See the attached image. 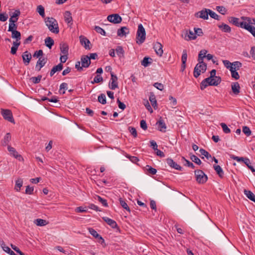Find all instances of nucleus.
I'll return each mask as SVG.
<instances>
[{
  "instance_id": "nucleus-1",
  "label": "nucleus",
  "mask_w": 255,
  "mask_h": 255,
  "mask_svg": "<svg viewBox=\"0 0 255 255\" xmlns=\"http://www.w3.org/2000/svg\"><path fill=\"white\" fill-rule=\"evenodd\" d=\"M46 25L49 30L53 33H58L59 32L58 24L57 20L53 17H46L45 18Z\"/></svg>"
},
{
  "instance_id": "nucleus-2",
  "label": "nucleus",
  "mask_w": 255,
  "mask_h": 255,
  "mask_svg": "<svg viewBox=\"0 0 255 255\" xmlns=\"http://www.w3.org/2000/svg\"><path fill=\"white\" fill-rule=\"evenodd\" d=\"M145 37L146 32L145 29L142 24H139L138 25V28L136 32V43L138 45L142 44L145 40Z\"/></svg>"
},
{
  "instance_id": "nucleus-3",
  "label": "nucleus",
  "mask_w": 255,
  "mask_h": 255,
  "mask_svg": "<svg viewBox=\"0 0 255 255\" xmlns=\"http://www.w3.org/2000/svg\"><path fill=\"white\" fill-rule=\"evenodd\" d=\"M196 181L199 184H204L208 180V176L201 170H196L194 171Z\"/></svg>"
},
{
  "instance_id": "nucleus-4",
  "label": "nucleus",
  "mask_w": 255,
  "mask_h": 255,
  "mask_svg": "<svg viewBox=\"0 0 255 255\" xmlns=\"http://www.w3.org/2000/svg\"><path fill=\"white\" fill-rule=\"evenodd\" d=\"M228 21L230 23L233 24V25L237 26L240 27L242 28H245V25H246L247 22L244 21H240V19L237 17L230 16L228 17Z\"/></svg>"
},
{
  "instance_id": "nucleus-5",
  "label": "nucleus",
  "mask_w": 255,
  "mask_h": 255,
  "mask_svg": "<svg viewBox=\"0 0 255 255\" xmlns=\"http://www.w3.org/2000/svg\"><path fill=\"white\" fill-rule=\"evenodd\" d=\"M1 114L5 120L12 123H14V120L13 118L12 112L10 110L1 109Z\"/></svg>"
},
{
  "instance_id": "nucleus-6",
  "label": "nucleus",
  "mask_w": 255,
  "mask_h": 255,
  "mask_svg": "<svg viewBox=\"0 0 255 255\" xmlns=\"http://www.w3.org/2000/svg\"><path fill=\"white\" fill-rule=\"evenodd\" d=\"M109 87L112 90H115L118 88V77L114 73H111V78L109 84Z\"/></svg>"
},
{
  "instance_id": "nucleus-7",
  "label": "nucleus",
  "mask_w": 255,
  "mask_h": 255,
  "mask_svg": "<svg viewBox=\"0 0 255 255\" xmlns=\"http://www.w3.org/2000/svg\"><path fill=\"white\" fill-rule=\"evenodd\" d=\"M107 19L109 21L118 24L121 22L122 20V17L119 14H113L108 16Z\"/></svg>"
},
{
  "instance_id": "nucleus-8",
  "label": "nucleus",
  "mask_w": 255,
  "mask_h": 255,
  "mask_svg": "<svg viewBox=\"0 0 255 255\" xmlns=\"http://www.w3.org/2000/svg\"><path fill=\"white\" fill-rule=\"evenodd\" d=\"M7 150L9 152L10 155H12L18 160L22 161L23 160V157L20 154H18V152L16 151L14 148L8 145Z\"/></svg>"
},
{
  "instance_id": "nucleus-9",
  "label": "nucleus",
  "mask_w": 255,
  "mask_h": 255,
  "mask_svg": "<svg viewBox=\"0 0 255 255\" xmlns=\"http://www.w3.org/2000/svg\"><path fill=\"white\" fill-rule=\"evenodd\" d=\"M208 9L204 8L202 10L198 11L195 14L196 17H199L204 19H208Z\"/></svg>"
},
{
  "instance_id": "nucleus-10",
  "label": "nucleus",
  "mask_w": 255,
  "mask_h": 255,
  "mask_svg": "<svg viewBox=\"0 0 255 255\" xmlns=\"http://www.w3.org/2000/svg\"><path fill=\"white\" fill-rule=\"evenodd\" d=\"M166 162L167 164L171 168H174L175 169L181 171L182 168L175 162H174L171 158H168L166 159Z\"/></svg>"
},
{
  "instance_id": "nucleus-11",
  "label": "nucleus",
  "mask_w": 255,
  "mask_h": 255,
  "mask_svg": "<svg viewBox=\"0 0 255 255\" xmlns=\"http://www.w3.org/2000/svg\"><path fill=\"white\" fill-rule=\"evenodd\" d=\"M79 39L80 43L82 45L84 46L85 49H91V47L89 45L90 41L85 36L81 35L79 36Z\"/></svg>"
},
{
  "instance_id": "nucleus-12",
  "label": "nucleus",
  "mask_w": 255,
  "mask_h": 255,
  "mask_svg": "<svg viewBox=\"0 0 255 255\" xmlns=\"http://www.w3.org/2000/svg\"><path fill=\"white\" fill-rule=\"evenodd\" d=\"M197 38L195 32L189 30V31H186L184 33V39L186 40H194Z\"/></svg>"
},
{
  "instance_id": "nucleus-13",
  "label": "nucleus",
  "mask_w": 255,
  "mask_h": 255,
  "mask_svg": "<svg viewBox=\"0 0 255 255\" xmlns=\"http://www.w3.org/2000/svg\"><path fill=\"white\" fill-rule=\"evenodd\" d=\"M153 48L156 53L159 56H161L163 54L162 45L158 42H156L154 44Z\"/></svg>"
},
{
  "instance_id": "nucleus-14",
  "label": "nucleus",
  "mask_w": 255,
  "mask_h": 255,
  "mask_svg": "<svg viewBox=\"0 0 255 255\" xmlns=\"http://www.w3.org/2000/svg\"><path fill=\"white\" fill-rule=\"evenodd\" d=\"M81 65L84 68H88L91 64V61L87 55L82 56L81 58Z\"/></svg>"
},
{
  "instance_id": "nucleus-15",
  "label": "nucleus",
  "mask_w": 255,
  "mask_h": 255,
  "mask_svg": "<svg viewBox=\"0 0 255 255\" xmlns=\"http://www.w3.org/2000/svg\"><path fill=\"white\" fill-rule=\"evenodd\" d=\"M187 59V51L186 50H183L182 52V55L181 57V61H182V65H181V70L182 71H183L186 68V62Z\"/></svg>"
},
{
  "instance_id": "nucleus-16",
  "label": "nucleus",
  "mask_w": 255,
  "mask_h": 255,
  "mask_svg": "<svg viewBox=\"0 0 255 255\" xmlns=\"http://www.w3.org/2000/svg\"><path fill=\"white\" fill-rule=\"evenodd\" d=\"M212 80L211 77H208L205 79H204L201 84H200V88L202 90L205 89L208 86H211Z\"/></svg>"
},
{
  "instance_id": "nucleus-17",
  "label": "nucleus",
  "mask_w": 255,
  "mask_h": 255,
  "mask_svg": "<svg viewBox=\"0 0 255 255\" xmlns=\"http://www.w3.org/2000/svg\"><path fill=\"white\" fill-rule=\"evenodd\" d=\"M24 64L27 65L31 59V55L28 51L24 52L22 55Z\"/></svg>"
},
{
  "instance_id": "nucleus-18",
  "label": "nucleus",
  "mask_w": 255,
  "mask_h": 255,
  "mask_svg": "<svg viewBox=\"0 0 255 255\" xmlns=\"http://www.w3.org/2000/svg\"><path fill=\"white\" fill-rule=\"evenodd\" d=\"M103 220L106 222L109 226H110L112 228L115 229L118 228V225L116 221L114 220L109 218L107 217H104L102 218Z\"/></svg>"
},
{
  "instance_id": "nucleus-19",
  "label": "nucleus",
  "mask_w": 255,
  "mask_h": 255,
  "mask_svg": "<svg viewBox=\"0 0 255 255\" xmlns=\"http://www.w3.org/2000/svg\"><path fill=\"white\" fill-rule=\"evenodd\" d=\"M129 32V29L127 27L124 26L119 29L117 31V34L119 36L122 37L126 36Z\"/></svg>"
},
{
  "instance_id": "nucleus-20",
  "label": "nucleus",
  "mask_w": 255,
  "mask_h": 255,
  "mask_svg": "<svg viewBox=\"0 0 255 255\" xmlns=\"http://www.w3.org/2000/svg\"><path fill=\"white\" fill-rule=\"evenodd\" d=\"M156 125H157L158 129L161 131H165V129L166 128V126L163 120L160 118V119L156 123Z\"/></svg>"
},
{
  "instance_id": "nucleus-21",
  "label": "nucleus",
  "mask_w": 255,
  "mask_h": 255,
  "mask_svg": "<svg viewBox=\"0 0 255 255\" xmlns=\"http://www.w3.org/2000/svg\"><path fill=\"white\" fill-rule=\"evenodd\" d=\"M197 69H198L196 71L195 67L194 68V69L193 75L195 78L198 77L200 75L201 73H204V72H205L207 69V64H205V68H202V67L201 66L198 67Z\"/></svg>"
},
{
  "instance_id": "nucleus-22",
  "label": "nucleus",
  "mask_w": 255,
  "mask_h": 255,
  "mask_svg": "<svg viewBox=\"0 0 255 255\" xmlns=\"http://www.w3.org/2000/svg\"><path fill=\"white\" fill-rule=\"evenodd\" d=\"M11 136L10 133H7L1 141V145L3 146L8 145V143L11 140Z\"/></svg>"
},
{
  "instance_id": "nucleus-23",
  "label": "nucleus",
  "mask_w": 255,
  "mask_h": 255,
  "mask_svg": "<svg viewBox=\"0 0 255 255\" xmlns=\"http://www.w3.org/2000/svg\"><path fill=\"white\" fill-rule=\"evenodd\" d=\"M149 100L151 103L152 106L153 107V108L154 109H156L157 108V101H156L155 96L153 93L151 92L150 93Z\"/></svg>"
},
{
  "instance_id": "nucleus-24",
  "label": "nucleus",
  "mask_w": 255,
  "mask_h": 255,
  "mask_svg": "<svg viewBox=\"0 0 255 255\" xmlns=\"http://www.w3.org/2000/svg\"><path fill=\"white\" fill-rule=\"evenodd\" d=\"M64 16L65 22L68 24H72L73 18L71 13L69 11H66L65 12Z\"/></svg>"
},
{
  "instance_id": "nucleus-25",
  "label": "nucleus",
  "mask_w": 255,
  "mask_h": 255,
  "mask_svg": "<svg viewBox=\"0 0 255 255\" xmlns=\"http://www.w3.org/2000/svg\"><path fill=\"white\" fill-rule=\"evenodd\" d=\"M201 54H198V63L196 64L195 66V69L196 71L197 70V68L198 67H202V68H205V64H206L205 62H203V59L205 58V56H201Z\"/></svg>"
},
{
  "instance_id": "nucleus-26",
  "label": "nucleus",
  "mask_w": 255,
  "mask_h": 255,
  "mask_svg": "<svg viewBox=\"0 0 255 255\" xmlns=\"http://www.w3.org/2000/svg\"><path fill=\"white\" fill-rule=\"evenodd\" d=\"M218 27L224 32L230 33L231 31V28L230 26L224 23H222L221 24L218 25Z\"/></svg>"
},
{
  "instance_id": "nucleus-27",
  "label": "nucleus",
  "mask_w": 255,
  "mask_h": 255,
  "mask_svg": "<svg viewBox=\"0 0 255 255\" xmlns=\"http://www.w3.org/2000/svg\"><path fill=\"white\" fill-rule=\"evenodd\" d=\"M240 87L238 82H234L232 84V90L234 94L238 95L240 93Z\"/></svg>"
},
{
  "instance_id": "nucleus-28",
  "label": "nucleus",
  "mask_w": 255,
  "mask_h": 255,
  "mask_svg": "<svg viewBox=\"0 0 255 255\" xmlns=\"http://www.w3.org/2000/svg\"><path fill=\"white\" fill-rule=\"evenodd\" d=\"M213 168L220 178L224 177V171L220 165H214Z\"/></svg>"
},
{
  "instance_id": "nucleus-29",
  "label": "nucleus",
  "mask_w": 255,
  "mask_h": 255,
  "mask_svg": "<svg viewBox=\"0 0 255 255\" xmlns=\"http://www.w3.org/2000/svg\"><path fill=\"white\" fill-rule=\"evenodd\" d=\"M244 193L250 200L255 203V195L252 191L245 189Z\"/></svg>"
},
{
  "instance_id": "nucleus-30",
  "label": "nucleus",
  "mask_w": 255,
  "mask_h": 255,
  "mask_svg": "<svg viewBox=\"0 0 255 255\" xmlns=\"http://www.w3.org/2000/svg\"><path fill=\"white\" fill-rule=\"evenodd\" d=\"M0 245L3 250L7 254H9L10 255H16L12 250H10L8 247L6 246L5 244L3 241L0 244Z\"/></svg>"
},
{
  "instance_id": "nucleus-31",
  "label": "nucleus",
  "mask_w": 255,
  "mask_h": 255,
  "mask_svg": "<svg viewBox=\"0 0 255 255\" xmlns=\"http://www.w3.org/2000/svg\"><path fill=\"white\" fill-rule=\"evenodd\" d=\"M61 52L63 54H68V45L65 43H62L60 45Z\"/></svg>"
},
{
  "instance_id": "nucleus-32",
  "label": "nucleus",
  "mask_w": 255,
  "mask_h": 255,
  "mask_svg": "<svg viewBox=\"0 0 255 255\" xmlns=\"http://www.w3.org/2000/svg\"><path fill=\"white\" fill-rule=\"evenodd\" d=\"M47 59L45 58L40 57L37 62L36 68L37 67L38 65L39 66V68L38 69V71L40 70L41 68H42L46 63Z\"/></svg>"
},
{
  "instance_id": "nucleus-33",
  "label": "nucleus",
  "mask_w": 255,
  "mask_h": 255,
  "mask_svg": "<svg viewBox=\"0 0 255 255\" xmlns=\"http://www.w3.org/2000/svg\"><path fill=\"white\" fill-rule=\"evenodd\" d=\"M246 30H248L250 32L253 36L255 38V27L252 25H250L249 23H247L246 25H245V28Z\"/></svg>"
},
{
  "instance_id": "nucleus-34",
  "label": "nucleus",
  "mask_w": 255,
  "mask_h": 255,
  "mask_svg": "<svg viewBox=\"0 0 255 255\" xmlns=\"http://www.w3.org/2000/svg\"><path fill=\"white\" fill-rule=\"evenodd\" d=\"M45 43L47 47L51 49L52 46L54 45V42L52 38L50 37H47L45 39Z\"/></svg>"
},
{
  "instance_id": "nucleus-35",
  "label": "nucleus",
  "mask_w": 255,
  "mask_h": 255,
  "mask_svg": "<svg viewBox=\"0 0 255 255\" xmlns=\"http://www.w3.org/2000/svg\"><path fill=\"white\" fill-rule=\"evenodd\" d=\"M11 32V37L15 39L16 41H19L21 39V33L17 30L12 31Z\"/></svg>"
},
{
  "instance_id": "nucleus-36",
  "label": "nucleus",
  "mask_w": 255,
  "mask_h": 255,
  "mask_svg": "<svg viewBox=\"0 0 255 255\" xmlns=\"http://www.w3.org/2000/svg\"><path fill=\"white\" fill-rule=\"evenodd\" d=\"M211 86H218L221 82V78L219 76L214 77L211 78Z\"/></svg>"
},
{
  "instance_id": "nucleus-37",
  "label": "nucleus",
  "mask_w": 255,
  "mask_h": 255,
  "mask_svg": "<svg viewBox=\"0 0 255 255\" xmlns=\"http://www.w3.org/2000/svg\"><path fill=\"white\" fill-rule=\"evenodd\" d=\"M34 222L38 226H44L48 224L46 220L41 219H37Z\"/></svg>"
},
{
  "instance_id": "nucleus-38",
  "label": "nucleus",
  "mask_w": 255,
  "mask_h": 255,
  "mask_svg": "<svg viewBox=\"0 0 255 255\" xmlns=\"http://www.w3.org/2000/svg\"><path fill=\"white\" fill-rule=\"evenodd\" d=\"M152 59L150 57H145L141 61V65L144 67H147L151 63Z\"/></svg>"
},
{
  "instance_id": "nucleus-39",
  "label": "nucleus",
  "mask_w": 255,
  "mask_h": 255,
  "mask_svg": "<svg viewBox=\"0 0 255 255\" xmlns=\"http://www.w3.org/2000/svg\"><path fill=\"white\" fill-rule=\"evenodd\" d=\"M36 11L39 14L40 16H41L42 17L44 18L45 17L44 8L42 5H38L36 8Z\"/></svg>"
},
{
  "instance_id": "nucleus-40",
  "label": "nucleus",
  "mask_w": 255,
  "mask_h": 255,
  "mask_svg": "<svg viewBox=\"0 0 255 255\" xmlns=\"http://www.w3.org/2000/svg\"><path fill=\"white\" fill-rule=\"evenodd\" d=\"M23 184V180L22 179H18L15 181V186L14 189L17 191H19L20 188L22 187Z\"/></svg>"
},
{
  "instance_id": "nucleus-41",
  "label": "nucleus",
  "mask_w": 255,
  "mask_h": 255,
  "mask_svg": "<svg viewBox=\"0 0 255 255\" xmlns=\"http://www.w3.org/2000/svg\"><path fill=\"white\" fill-rule=\"evenodd\" d=\"M98 101L103 105L106 104V97L104 94H101L98 97Z\"/></svg>"
},
{
  "instance_id": "nucleus-42",
  "label": "nucleus",
  "mask_w": 255,
  "mask_h": 255,
  "mask_svg": "<svg viewBox=\"0 0 255 255\" xmlns=\"http://www.w3.org/2000/svg\"><path fill=\"white\" fill-rule=\"evenodd\" d=\"M119 201H120V204L122 206V207L123 208H124L125 209H126L127 211L130 212V209H129V207L128 206V204H127V203L124 200H123L122 199V198H120L119 199Z\"/></svg>"
},
{
  "instance_id": "nucleus-43",
  "label": "nucleus",
  "mask_w": 255,
  "mask_h": 255,
  "mask_svg": "<svg viewBox=\"0 0 255 255\" xmlns=\"http://www.w3.org/2000/svg\"><path fill=\"white\" fill-rule=\"evenodd\" d=\"M116 51L117 52V55L119 57H123L124 54V50L123 47L121 46H117L116 49Z\"/></svg>"
},
{
  "instance_id": "nucleus-44",
  "label": "nucleus",
  "mask_w": 255,
  "mask_h": 255,
  "mask_svg": "<svg viewBox=\"0 0 255 255\" xmlns=\"http://www.w3.org/2000/svg\"><path fill=\"white\" fill-rule=\"evenodd\" d=\"M230 71H231L232 78L236 80H238L240 78L239 74L238 72H237V70H233V67H231Z\"/></svg>"
},
{
  "instance_id": "nucleus-45",
  "label": "nucleus",
  "mask_w": 255,
  "mask_h": 255,
  "mask_svg": "<svg viewBox=\"0 0 255 255\" xmlns=\"http://www.w3.org/2000/svg\"><path fill=\"white\" fill-rule=\"evenodd\" d=\"M242 64L240 62L235 61L232 63V67H233V70H238L242 67Z\"/></svg>"
},
{
  "instance_id": "nucleus-46",
  "label": "nucleus",
  "mask_w": 255,
  "mask_h": 255,
  "mask_svg": "<svg viewBox=\"0 0 255 255\" xmlns=\"http://www.w3.org/2000/svg\"><path fill=\"white\" fill-rule=\"evenodd\" d=\"M190 159L192 160L193 162H195L198 165H200L202 163L201 160L195 155H191L190 156Z\"/></svg>"
},
{
  "instance_id": "nucleus-47",
  "label": "nucleus",
  "mask_w": 255,
  "mask_h": 255,
  "mask_svg": "<svg viewBox=\"0 0 255 255\" xmlns=\"http://www.w3.org/2000/svg\"><path fill=\"white\" fill-rule=\"evenodd\" d=\"M17 28V26L15 23L13 22H9L8 31L16 30Z\"/></svg>"
},
{
  "instance_id": "nucleus-48",
  "label": "nucleus",
  "mask_w": 255,
  "mask_h": 255,
  "mask_svg": "<svg viewBox=\"0 0 255 255\" xmlns=\"http://www.w3.org/2000/svg\"><path fill=\"white\" fill-rule=\"evenodd\" d=\"M94 29L97 33H100L102 35H104V36L106 35L105 31L101 27H100L99 26H95Z\"/></svg>"
},
{
  "instance_id": "nucleus-49",
  "label": "nucleus",
  "mask_w": 255,
  "mask_h": 255,
  "mask_svg": "<svg viewBox=\"0 0 255 255\" xmlns=\"http://www.w3.org/2000/svg\"><path fill=\"white\" fill-rule=\"evenodd\" d=\"M208 14L210 15V16L216 20H219V16L215 12L213 11L212 10L208 9Z\"/></svg>"
},
{
  "instance_id": "nucleus-50",
  "label": "nucleus",
  "mask_w": 255,
  "mask_h": 255,
  "mask_svg": "<svg viewBox=\"0 0 255 255\" xmlns=\"http://www.w3.org/2000/svg\"><path fill=\"white\" fill-rule=\"evenodd\" d=\"M146 170L148 172V173L151 175H155L157 172L156 169L150 166L149 165L146 166Z\"/></svg>"
},
{
  "instance_id": "nucleus-51",
  "label": "nucleus",
  "mask_w": 255,
  "mask_h": 255,
  "mask_svg": "<svg viewBox=\"0 0 255 255\" xmlns=\"http://www.w3.org/2000/svg\"><path fill=\"white\" fill-rule=\"evenodd\" d=\"M42 76L38 75L37 77H32L30 78V80L34 84H38L40 82Z\"/></svg>"
},
{
  "instance_id": "nucleus-52",
  "label": "nucleus",
  "mask_w": 255,
  "mask_h": 255,
  "mask_svg": "<svg viewBox=\"0 0 255 255\" xmlns=\"http://www.w3.org/2000/svg\"><path fill=\"white\" fill-rule=\"evenodd\" d=\"M220 125L223 128V131L225 133H229L231 132L230 129L228 127L226 124L222 123H221Z\"/></svg>"
},
{
  "instance_id": "nucleus-53",
  "label": "nucleus",
  "mask_w": 255,
  "mask_h": 255,
  "mask_svg": "<svg viewBox=\"0 0 255 255\" xmlns=\"http://www.w3.org/2000/svg\"><path fill=\"white\" fill-rule=\"evenodd\" d=\"M216 10L222 14H225L227 9L223 6H217L216 7Z\"/></svg>"
},
{
  "instance_id": "nucleus-54",
  "label": "nucleus",
  "mask_w": 255,
  "mask_h": 255,
  "mask_svg": "<svg viewBox=\"0 0 255 255\" xmlns=\"http://www.w3.org/2000/svg\"><path fill=\"white\" fill-rule=\"evenodd\" d=\"M199 151L202 155H204L208 159L212 157L209 152L203 148H201Z\"/></svg>"
},
{
  "instance_id": "nucleus-55",
  "label": "nucleus",
  "mask_w": 255,
  "mask_h": 255,
  "mask_svg": "<svg viewBox=\"0 0 255 255\" xmlns=\"http://www.w3.org/2000/svg\"><path fill=\"white\" fill-rule=\"evenodd\" d=\"M103 81V79L102 77H101L100 75H97L95 77V78H94V80L92 81L91 83L92 84L98 83L101 82H102Z\"/></svg>"
},
{
  "instance_id": "nucleus-56",
  "label": "nucleus",
  "mask_w": 255,
  "mask_h": 255,
  "mask_svg": "<svg viewBox=\"0 0 255 255\" xmlns=\"http://www.w3.org/2000/svg\"><path fill=\"white\" fill-rule=\"evenodd\" d=\"M182 160H183L185 162V163H184L185 166H187L193 169L195 168L194 165L189 160L186 159L184 157H182Z\"/></svg>"
},
{
  "instance_id": "nucleus-57",
  "label": "nucleus",
  "mask_w": 255,
  "mask_h": 255,
  "mask_svg": "<svg viewBox=\"0 0 255 255\" xmlns=\"http://www.w3.org/2000/svg\"><path fill=\"white\" fill-rule=\"evenodd\" d=\"M88 231L89 233L95 238L99 237V234L97 232L96 230L92 228H89Z\"/></svg>"
},
{
  "instance_id": "nucleus-58",
  "label": "nucleus",
  "mask_w": 255,
  "mask_h": 255,
  "mask_svg": "<svg viewBox=\"0 0 255 255\" xmlns=\"http://www.w3.org/2000/svg\"><path fill=\"white\" fill-rule=\"evenodd\" d=\"M243 131L247 136H250L252 133L250 128L247 126L243 127Z\"/></svg>"
},
{
  "instance_id": "nucleus-59",
  "label": "nucleus",
  "mask_w": 255,
  "mask_h": 255,
  "mask_svg": "<svg viewBox=\"0 0 255 255\" xmlns=\"http://www.w3.org/2000/svg\"><path fill=\"white\" fill-rule=\"evenodd\" d=\"M128 130H129V132H130V133L133 135V136L134 138L137 137V131H136V129L134 128L129 127H128Z\"/></svg>"
},
{
  "instance_id": "nucleus-60",
  "label": "nucleus",
  "mask_w": 255,
  "mask_h": 255,
  "mask_svg": "<svg viewBox=\"0 0 255 255\" xmlns=\"http://www.w3.org/2000/svg\"><path fill=\"white\" fill-rule=\"evenodd\" d=\"M153 86L160 91H162L164 89V85L160 83H155Z\"/></svg>"
},
{
  "instance_id": "nucleus-61",
  "label": "nucleus",
  "mask_w": 255,
  "mask_h": 255,
  "mask_svg": "<svg viewBox=\"0 0 255 255\" xmlns=\"http://www.w3.org/2000/svg\"><path fill=\"white\" fill-rule=\"evenodd\" d=\"M97 198H98V200L100 202H101L104 206L108 207V205L107 201L106 199L102 198V197H101L99 196H97Z\"/></svg>"
},
{
  "instance_id": "nucleus-62",
  "label": "nucleus",
  "mask_w": 255,
  "mask_h": 255,
  "mask_svg": "<svg viewBox=\"0 0 255 255\" xmlns=\"http://www.w3.org/2000/svg\"><path fill=\"white\" fill-rule=\"evenodd\" d=\"M63 65L62 63H59L57 65L54 66L52 68L56 72L60 71L63 69Z\"/></svg>"
},
{
  "instance_id": "nucleus-63",
  "label": "nucleus",
  "mask_w": 255,
  "mask_h": 255,
  "mask_svg": "<svg viewBox=\"0 0 255 255\" xmlns=\"http://www.w3.org/2000/svg\"><path fill=\"white\" fill-rule=\"evenodd\" d=\"M194 31L196 34V36H202L203 33L202 29L200 28H194Z\"/></svg>"
},
{
  "instance_id": "nucleus-64",
  "label": "nucleus",
  "mask_w": 255,
  "mask_h": 255,
  "mask_svg": "<svg viewBox=\"0 0 255 255\" xmlns=\"http://www.w3.org/2000/svg\"><path fill=\"white\" fill-rule=\"evenodd\" d=\"M224 66L228 69H231V67L232 65V63H231L229 61L225 60L223 61Z\"/></svg>"
}]
</instances>
